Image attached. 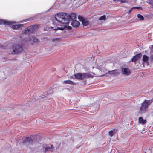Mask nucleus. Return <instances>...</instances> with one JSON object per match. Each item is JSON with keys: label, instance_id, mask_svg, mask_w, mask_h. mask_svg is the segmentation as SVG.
<instances>
[{"label": "nucleus", "instance_id": "f257e3e1", "mask_svg": "<svg viewBox=\"0 0 153 153\" xmlns=\"http://www.w3.org/2000/svg\"><path fill=\"white\" fill-rule=\"evenodd\" d=\"M55 18L60 24H68L70 19H74L76 18L75 14L72 13L70 15L64 13H61L56 15Z\"/></svg>", "mask_w": 153, "mask_h": 153}, {"label": "nucleus", "instance_id": "f03ea898", "mask_svg": "<svg viewBox=\"0 0 153 153\" xmlns=\"http://www.w3.org/2000/svg\"><path fill=\"white\" fill-rule=\"evenodd\" d=\"M153 101V99L149 100H145L141 104V106L139 110V113L140 114H143L146 112L148 108L149 105Z\"/></svg>", "mask_w": 153, "mask_h": 153}, {"label": "nucleus", "instance_id": "7ed1b4c3", "mask_svg": "<svg viewBox=\"0 0 153 153\" xmlns=\"http://www.w3.org/2000/svg\"><path fill=\"white\" fill-rule=\"evenodd\" d=\"M22 45L17 44H14L13 47L10 49L9 53L10 54H18L23 51Z\"/></svg>", "mask_w": 153, "mask_h": 153}, {"label": "nucleus", "instance_id": "20e7f679", "mask_svg": "<svg viewBox=\"0 0 153 153\" xmlns=\"http://www.w3.org/2000/svg\"><path fill=\"white\" fill-rule=\"evenodd\" d=\"M38 28L37 25H33L28 27L27 28L23 31V33L25 34H29L33 33Z\"/></svg>", "mask_w": 153, "mask_h": 153}, {"label": "nucleus", "instance_id": "39448f33", "mask_svg": "<svg viewBox=\"0 0 153 153\" xmlns=\"http://www.w3.org/2000/svg\"><path fill=\"white\" fill-rule=\"evenodd\" d=\"M74 76L76 79L80 80H82L84 78H88L90 77L91 75L88 73H79L75 74Z\"/></svg>", "mask_w": 153, "mask_h": 153}, {"label": "nucleus", "instance_id": "423d86ee", "mask_svg": "<svg viewBox=\"0 0 153 153\" xmlns=\"http://www.w3.org/2000/svg\"><path fill=\"white\" fill-rule=\"evenodd\" d=\"M121 72L122 74L125 76H128L131 73L130 69L127 68H121Z\"/></svg>", "mask_w": 153, "mask_h": 153}, {"label": "nucleus", "instance_id": "0eeeda50", "mask_svg": "<svg viewBox=\"0 0 153 153\" xmlns=\"http://www.w3.org/2000/svg\"><path fill=\"white\" fill-rule=\"evenodd\" d=\"M142 56V55L141 53H139L133 56V57L132 58L131 61L132 62H135L139 60L141 58Z\"/></svg>", "mask_w": 153, "mask_h": 153}, {"label": "nucleus", "instance_id": "6e6552de", "mask_svg": "<svg viewBox=\"0 0 153 153\" xmlns=\"http://www.w3.org/2000/svg\"><path fill=\"white\" fill-rule=\"evenodd\" d=\"M15 23V22L12 21H8L0 19V25L4 24L6 25H10Z\"/></svg>", "mask_w": 153, "mask_h": 153}, {"label": "nucleus", "instance_id": "1a4fd4ad", "mask_svg": "<svg viewBox=\"0 0 153 153\" xmlns=\"http://www.w3.org/2000/svg\"><path fill=\"white\" fill-rule=\"evenodd\" d=\"M32 139L30 137L26 138L23 141V144L29 145L32 143Z\"/></svg>", "mask_w": 153, "mask_h": 153}, {"label": "nucleus", "instance_id": "9d476101", "mask_svg": "<svg viewBox=\"0 0 153 153\" xmlns=\"http://www.w3.org/2000/svg\"><path fill=\"white\" fill-rule=\"evenodd\" d=\"M71 25L73 27H78L80 25V23L78 21L74 20L72 21Z\"/></svg>", "mask_w": 153, "mask_h": 153}, {"label": "nucleus", "instance_id": "9b49d317", "mask_svg": "<svg viewBox=\"0 0 153 153\" xmlns=\"http://www.w3.org/2000/svg\"><path fill=\"white\" fill-rule=\"evenodd\" d=\"M23 24H18L17 25H13L12 26V28L14 29L19 30L23 26Z\"/></svg>", "mask_w": 153, "mask_h": 153}, {"label": "nucleus", "instance_id": "f8f14e48", "mask_svg": "<svg viewBox=\"0 0 153 153\" xmlns=\"http://www.w3.org/2000/svg\"><path fill=\"white\" fill-rule=\"evenodd\" d=\"M45 148L44 152H46L49 151H53L54 149V147L52 145H51V147L48 146L46 147H43Z\"/></svg>", "mask_w": 153, "mask_h": 153}, {"label": "nucleus", "instance_id": "ddd939ff", "mask_svg": "<svg viewBox=\"0 0 153 153\" xmlns=\"http://www.w3.org/2000/svg\"><path fill=\"white\" fill-rule=\"evenodd\" d=\"M138 122L140 124L143 125L146 123V120L143 119L142 117H140L138 119Z\"/></svg>", "mask_w": 153, "mask_h": 153}, {"label": "nucleus", "instance_id": "4468645a", "mask_svg": "<svg viewBox=\"0 0 153 153\" xmlns=\"http://www.w3.org/2000/svg\"><path fill=\"white\" fill-rule=\"evenodd\" d=\"M148 57L146 55L143 56V62H146L148 60Z\"/></svg>", "mask_w": 153, "mask_h": 153}, {"label": "nucleus", "instance_id": "2eb2a0df", "mask_svg": "<svg viewBox=\"0 0 153 153\" xmlns=\"http://www.w3.org/2000/svg\"><path fill=\"white\" fill-rule=\"evenodd\" d=\"M82 22L83 25L84 26H87L88 24L89 23V22L88 21L85 19L83 20L82 21Z\"/></svg>", "mask_w": 153, "mask_h": 153}, {"label": "nucleus", "instance_id": "dca6fc26", "mask_svg": "<svg viewBox=\"0 0 153 153\" xmlns=\"http://www.w3.org/2000/svg\"><path fill=\"white\" fill-rule=\"evenodd\" d=\"M108 73L110 74H113L114 75H115L117 74L116 72V70H113L111 71H108Z\"/></svg>", "mask_w": 153, "mask_h": 153}, {"label": "nucleus", "instance_id": "f3484780", "mask_svg": "<svg viewBox=\"0 0 153 153\" xmlns=\"http://www.w3.org/2000/svg\"><path fill=\"white\" fill-rule=\"evenodd\" d=\"M63 83L66 84H72L73 82L71 80H65L63 81Z\"/></svg>", "mask_w": 153, "mask_h": 153}, {"label": "nucleus", "instance_id": "a211bd4d", "mask_svg": "<svg viewBox=\"0 0 153 153\" xmlns=\"http://www.w3.org/2000/svg\"><path fill=\"white\" fill-rule=\"evenodd\" d=\"M137 17L139 19H140V20L142 21L144 19V17L143 16L140 14H138L137 15Z\"/></svg>", "mask_w": 153, "mask_h": 153}, {"label": "nucleus", "instance_id": "6ab92c4d", "mask_svg": "<svg viewBox=\"0 0 153 153\" xmlns=\"http://www.w3.org/2000/svg\"><path fill=\"white\" fill-rule=\"evenodd\" d=\"M105 19L106 16L105 15L102 16L99 18V20H105Z\"/></svg>", "mask_w": 153, "mask_h": 153}, {"label": "nucleus", "instance_id": "aec40b11", "mask_svg": "<svg viewBox=\"0 0 153 153\" xmlns=\"http://www.w3.org/2000/svg\"><path fill=\"white\" fill-rule=\"evenodd\" d=\"M96 64H97V68L100 69L101 70L102 69V67H101V65H100V64H99L98 63V62L97 61L96 62Z\"/></svg>", "mask_w": 153, "mask_h": 153}, {"label": "nucleus", "instance_id": "412c9836", "mask_svg": "<svg viewBox=\"0 0 153 153\" xmlns=\"http://www.w3.org/2000/svg\"><path fill=\"white\" fill-rule=\"evenodd\" d=\"M108 134L110 137H112L113 135V131H111L109 132Z\"/></svg>", "mask_w": 153, "mask_h": 153}, {"label": "nucleus", "instance_id": "4be33fe9", "mask_svg": "<svg viewBox=\"0 0 153 153\" xmlns=\"http://www.w3.org/2000/svg\"><path fill=\"white\" fill-rule=\"evenodd\" d=\"M78 18L80 21L82 22L83 20L84 19L83 18V17H82L80 15L78 16Z\"/></svg>", "mask_w": 153, "mask_h": 153}, {"label": "nucleus", "instance_id": "5701e85b", "mask_svg": "<svg viewBox=\"0 0 153 153\" xmlns=\"http://www.w3.org/2000/svg\"><path fill=\"white\" fill-rule=\"evenodd\" d=\"M121 3H127L128 2V0H120Z\"/></svg>", "mask_w": 153, "mask_h": 153}, {"label": "nucleus", "instance_id": "b1692460", "mask_svg": "<svg viewBox=\"0 0 153 153\" xmlns=\"http://www.w3.org/2000/svg\"><path fill=\"white\" fill-rule=\"evenodd\" d=\"M133 8H134V9H142V7H133Z\"/></svg>", "mask_w": 153, "mask_h": 153}, {"label": "nucleus", "instance_id": "393cba45", "mask_svg": "<svg viewBox=\"0 0 153 153\" xmlns=\"http://www.w3.org/2000/svg\"><path fill=\"white\" fill-rule=\"evenodd\" d=\"M133 9H134V8L132 7V8H131L130 10H129V11H128V14H130V13H131V12L132 11V10Z\"/></svg>", "mask_w": 153, "mask_h": 153}, {"label": "nucleus", "instance_id": "a878e982", "mask_svg": "<svg viewBox=\"0 0 153 153\" xmlns=\"http://www.w3.org/2000/svg\"><path fill=\"white\" fill-rule=\"evenodd\" d=\"M33 19H32V18H29V19H26V20H25L24 21H29V20H32Z\"/></svg>", "mask_w": 153, "mask_h": 153}, {"label": "nucleus", "instance_id": "bb28decb", "mask_svg": "<svg viewBox=\"0 0 153 153\" xmlns=\"http://www.w3.org/2000/svg\"><path fill=\"white\" fill-rule=\"evenodd\" d=\"M113 1L115 3H117L119 1L120 2V0H113Z\"/></svg>", "mask_w": 153, "mask_h": 153}, {"label": "nucleus", "instance_id": "cd10ccee", "mask_svg": "<svg viewBox=\"0 0 153 153\" xmlns=\"http://www.w3.org/2000/svg\"><path fill=\"white\" fill-rule=\"evenodd\" d=\"M35 40L37 42L38 41V39H34L33 41L34 42H36L35 41Z\"/></svg>", "mask_w": 153, "mask_h": 153}, {"label": "nucleus", "instance_id": "c85d7f7f", "mask_svg": "<svg viewBox=\"0 0 153 153\" xmlns=\"http://www.w3.org/2000/svg\"><path fill=\"white\" fill-rule=\"evenodd\" d=\"M68 29L71 30V26H68Z\"/></svg>", "mask_w": 153, "mask_h": 153}, {"label": "nucleus", "instance_id": "c756f323", "mask_svg": "<svg viewBox=\"0 0 153 153\" xmlns=\"http://www.w3.org/2000/svg\"><path fill=\"white\" fill-rule=\"evenodd\" d=\"M62 28H57V29H56L55 30H57L58 29H60V30H63V28L62 29Z\"/></svg>", "mask_w": 153, "mask_h": 153}, {"label": "nucleus", "instance_id": "7c9ffc66", "mask_svg": "<svg viewBox=\"0 0 153 153\" xmlns=\"http://www.w3.org/2000/svg\"><path fill=\"white\" fill-rule=\"evenodd\" d=\"M57 40V39H53V41H54V40Z\"/></svg>", "mask_w": 153, "mask_h": 153}, {"label": "nucleus", "instance_id": "2f4dec72", "mask_svg": "<svg viewBox=\"0 0 153 153\" xmlns=\"http://www.w3.org/2000/svg\"><path fill=\"white\" fill-rule=\"evenodd\" d=\"M50 28H52H52H53V27H50Z\"/></svg>", "mask_w": 153, "mask_h": 153}, {"label": "nucleus", "instance_id": "473e14b6", "mask_svg": "<svg viewBox=\"0 0 153 153\" xmlns=\"http://www.w3.org/2000/svg\"><path fill=\"white\" fill-rule=\"evenodd\" d=\"M152 48H153V45H152Z\"/></svg>", "mask_w": 153, "mask_h": 153}, {"label": "nucleus", "instance_id": "72a5a7b5", "mask_svg": "<svg viewBox=\"0 0 153 153\" xmlns=\"http://www.w3.org/2000/svg\"><path fill=\"white\" fill-rule=\"evenodd\" d=\"M23 21H21V22H23Z\"/></svg>", "mask_w": 153, "mask_h": 153}]
</instances>
